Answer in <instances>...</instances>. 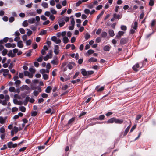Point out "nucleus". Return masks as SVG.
Returning a JSON list of instances; mask_svg holds the SVG:
<instances>
[{
  "mask_svg": "<svg viewBox=\"0 0 156 156\" xmlns=\"http://www.w3.org/2000/svg\"><path fill=\"white\" fill-rule=\"evenodd\" d=\"M82 1L79 0V1L76 3V6H79L80 4H81L82 3Z\"/></svg>",
  "mask_w": 156,
  "mask_h": 156,
  "instance_id": "obj_58",
  "label": "nucleus"
},
{
  "mask_svg": "<svg viewBox=\"0 0 156 156\" xmlns=\"http://www.w3.org/2000/svg\"><path fill=\"white\" fill-rule=\"evenodd\" d=\"M7 55L9 57H14V54L12 52V50H10L7 54Z\"/></svg>",
  "mask_w": 156,
  "mask_h": 156,
  "instance_id": "obj_25",
  "label": "nucleus"
},
{
  "mask_svg": "<svg viewBox=\"0 0 156 156\" xmlns=\"http://www.w3.org/2000/svg\"><path fill=\"white\" fill-rule=\"evenodd\" d=\"M113 16H115V19L119 20L120 19L122 16V14H117L116 13H114L113 14Z\"/></svg>",
  "mask_w": 156,
  "mask_h": 156,
  "instance_id": "obj_7",
  "label": "nucleus"
},
{
  "mask_svg": "<svg viewBox=\"0 0 156 156\" xmlns=\"http://www.w3.org/2000/svg\"><path fill=\"white\" fill-rule=\"evenodd\" d=\"M105 117V116L104 115H100L98 117H97L95 118H94V119L100 120H102L104 119Z\"/></svg>",
  "mask_w": 156,
  "mask_h": 156,
  "instance_id": "obj_14",
  "label": "nucleus"
},
{
  "mask_svg": "<svg viewBox=\"0 0 156 156\" xmlns=\"http://www.w3.org/2000/svg\"><path fill=\"white\" fill-rule=\"evenodd\" d=\"M8 51L6 49H4L2 51V54L3 55L5 56V55L7 53Z\"/></svg>",
  "mask_w": 156,
  "mask_h": 156,
  "instance_id": "obj_36",
  "label": "nucleus"
},
{
  "mask_svg": "<svg viewBox=\"0 0 156 156\" xmlns=\"http://www.w3.org/2000/svg\"><path fill=\"white\" fill-rule=\"evenodd\" d=\"M8 40V37H5L3 40L0 41V44H2L3 42L6 43L7 42Z\"/></svg>",
  "mask_w": 156,
  "mask_h": 156,
  "instance_id": "obj_22",
  "label": "nucleus"
},
{
  "mask_svg": "<svg viewBox=\"0 0 156 156\" xmlns=\"http://www.w3.org/2000/svg\"><path fill=\"white\" fill-rule=\"evenodd\" d=\"M41 20H47V18L44 15H42L41 16Z\"/></svg>",
  "mask_w": 156,
  "mask_h": 156,
  "instance_id": "obj_62",
  "label": "nucleus"
},
{
  "mask_svg": "<svg viewBox=\"0 0 156 156\" xmlns=\"http://www.w3.org/2000/svg\"><path fill=\"white\" fill-rule=\"evenodd\" d=\"M75 120V118H73L70 119L68 121V124H69L71 123L72 122L74 121Z\"/></svg>",
  "mask_w": 156,
  "mask_h": 156,
  "instance_id": "obj_57",
  "label": "nucleus"
},
{
  "mask_svg": "<svg viewBox=\"0 0 156 156\" xmlns=\"http://www.w3.org/2000/svg\"><path fill=\"white\" fill-rule=\"evenodd\" d=\"M18 128L16 126H15L14 127V131L15 132V133H16L18 131Z\"/></svg>",
  "mask_w": 156,
  "mask_h": 156,
  "instance_id": "obj_54",
  "label": "nucleus"
},
{
  "mask_svg": "<svg viewBox=\"0 0 156 156\" xmlns=\"http://www.w3.org/2000/svg\"><path fill=\"white\" fill-rule=\"evenodd\" d=\"M156 23V21L155 20H154L152 21L151 24V26L152 28L155 26Z\"/></svg>",
  "mask_w": 156,
  "mask_h": 156,
  "instance_id": "obj_26",
  "label": "nucleus"
},
{
  "mask_svg": "<svg viewBox=\"0 0 156 156\" xmlns=\"http://www.w3.org/2000/svg\"><path fill=\"white\" fill-rule=\"evenodd\" d=\"M20 33L22 34H24L25 33V31L24 30L23 28H20L19 29Z\"/></svg>",
  "mask_w": 156,
  "mask_h": 156,
  "instance_id": "obj_51",
  "label": "nucleus"
},
{
  "mask_svg": "<svg viewBox=\"0 0 156 156\" xmlns=\"http://www.w3.org/2000/svg\"><path fill=\"white\" fill-rule=\"evenodd\" d=\"M44 15L46 16L49 17L50 15H51L50 12L49 11H46L44 13Z\"/></svg>",
  "mask_w": 156,
  "mask_h": 156,
  "instance_id": "obj_56",
  "label": "nucleus"
},
{
  "mask_svg": "<svg viewBox=\"0 0 156 156\" xmlns=\"http://www.w3.org/2000/svg\"><path fill=\"white\" fill-rule=\"evenodd\" d=\"M17 46L19 48H23V43L22 41L21 40L19 41L17 43Z\"/></svg>",
  "mask_w": 156,
  "mask_h": 156,
  "instance_id": "obj_8",
  "label": "nucleus"
},
{
  "mask_svg": "<svg viewBox=\"0 0 156 156\" xmlns=\"http://www.w3.org/2000/svg\"><path fill=\"white\" fill-rule=\"evenodd\" d=\"M101 29L100 28H99L96 31V34L98 35H99L101 33Z\"/></svg>",
  "mask_w": 156,
  "mask_h": 156,
  "instance_id": "obj_64",
  "label": "nucleus"
},
{
  "mask_svg": "<svg viewBox=\"0 0 156 156\" xmlns=\"http://www.w3.org/2000/svg\"><path fill=\"white\" fill-rule=\"evenodd\" d=\"M41 5L44 8H47L48 7V4L46 2H42Z\"/></svg>",
  "mask_w": 156,
  "mask_h": 156,
  "instance_id": "obj_21",
  "label": "nucleus"
},
{
  "mask_svg": "<svg viewBox=\"0 0 156 156\" xmlns=\"http://www.w3.org/2000/svg\"><path fill=\"white\" fill-rule=\"evenodd\" d=\"M5 132V129L3 127H2L0 128V132L1 133H4Z\"/></svg>",
  "mask_w": 156,
  "mask_h": 156,
  "instance_id": "obj_59",
  "label": "nucleus"
},
{
  "mask_svg": "<svg viewBox=\"0 0 156 156\" xmlns=\"http://www.w3.org/2000/svg\"><path fill=\"white\" fill-rule=\"evenodd\" d=\"M128 39L127 38H122L120 41V44L122 45H124L127 43Z\"/></svg>",
  "mask_w": 156,
  "mask_h": 156,
  "instance_id": "obj_6",
  "label": "nucleus"
},
{
  "mask_svg": "<svg viewBox=\"0 0 156 156\" xmlns=\"http://www.w3.org/2000/svg\"><path fill=\"white\" fill-rule=\"evenodd\" d=\"M125 32L122 31H120L118 32V34L116 35V37L118 38H120V36L123 35Z\"/></svg>",
  "mask_w": 156,
  "mask_h": 156,
  "instance_id": "obj_13",
  "label": "nucleus"
},
{
  "mask_svg": "<svg viewBox=\"0 0 156 156\" xmlns=\"http://www.w3.org/2000/svg\"><path fill=\"white\" fill-rule=\"evenodd\" d=\"M24 75L25 76H28L30 78H32L33 76V75L32 73H31L27 71H24Z\"/></svg>",
  "mask_w": 156,
  "mask_h": 156,
  "instance_id": "obj_4",
  "label": "nucleus"
},
{
  "mask_svg": "<svg viewBox=\"0 0 156 156\" xmlns=\"http://www.w3.org/2000/svg\"><path fill=\"white\" fill-rule=\"evenodd\" d=\"M130 128V126H129L127 127V128L126 129H125V131L124 134V136L126 135L127 134L128 132L129 131V129Z\"/></svg>",
  "mask_w": 156,
  "mask_h": 156,
  "instance_id": "obj_29",
  "label": "nucleus"
},
{
  "mask_svg": "<svg viewBox=\"0 0 156 156\" xmlns=\"http://www.w3.org/2000/svg\"><path fill=\"white\" fill-rule=\"evenodd\" d=\"M138 23L136 22H135L134 24H133L131 27V28L133 29L134 30H136L137 28Z\"/></svg>",
  "mask_w": 156,
  "mask_h": 156,
  "instance_id": "obj_12",
  "label": "nucleus"
},
{
  "mask_svg": "<svg viewBox=\"0 0 156 156\" xmlns=\"http://www.w3.org/2000/svg\"><path fill=\"white\" fill-rule=\"evenodd\" d=\"M28 15L30 16H35L36 15V13L35 12H30L28 13Z\"/></svg>",
  "mask_w": 156,
  "mask_h": 156,
  "instance_id": "obj_37",
  "label": "nucleus"
},
{
  "mask_svg": "<svg viewBox=\"0 0 156 156\" xmlns=\"http://www.w3.org/2000/svg\"><path fill=\"white\" fill-rule=\"evenodd\" d=\"M28 22L30 24H33L35 23V20L34 18H32L28 20Z\"/></svg>",
  "mask_w": 156,
  "mask_h": 156,
  "instance_id": "obj_19",
  "label": "nucleus"
},
{
  "mask_svg": "<svg viewBox=\"0 0 156 156\" xmlns=\"http://www.w3.org/2000/svg\"><path fill=\"white\" fill-rule=\"evenodd\" d=\"M50 3L51 6H54L55 4V2L54 0H51L50 1Z\"/></svg>",
  "mask_w": 156,
  "mask_h": 156,
  "instance_id": "obj_47",
  "label": "nucleus"
},
{
  "mask_svg": "<svg viewBox=\"0 0 156 156\" xmlns=\"http://www.w3.org/2000/svg\"><path fill=\"white\" fill-rule=\"evenodd\" d=\"M20 110L23 112H24L26 110L25 108L23 106H21L19 108Z\"/></svg>",
  "mask_w": 156,
  "mask_h": 156,
  "instance_id": "obj_38",
  "label": "nucleus"
},
{
  "mask_svg": "<svg viewBox=\"0 0 156 156\" xmlns=\"http://www.w3.org/2000/svg\"><path fill=\"white\" fill-rule=\"evenodd\" d=\"M43 77L44 79L46 80L48 79V75L44 74H43Z\"/></svg>",
  "mask_w": 156,
  "mask_h": 156,
  "instance_id": "obj_46",
  "label": "nucleus"
},
{
  "mask_svg": "<svg viewBox=\"0 0 156 156\" xmlns=\"http://www.w3.org/2000/svg\"><path fill=\"white\" fill-rule=\"evenodd\" d=\"M5 121L3 118L2 116H0V123L1 124H3Z\"/></svg>",
  "mask_w": 156,
  "mask_h": 156,
  "instance_id": "obj_48",
  "label": "nucleus"
},
{
  "mask_svg": "<svg viewBox=\"0 0 156 156\" xmlns=\"http://www.w3.org/2000/svg\"><path fill=\"white\" fill-rule=\"evenodd\" d=\"M14 20V18L12 16L10 17L9 19V22L10 23H12Z\"/></svg>",
  "mask_w": 156,
  "mask_h": 156,
  "instance_id": "obj_45",
  "label": "nucleus"
},
{
  "mask_svg": "<svg viewBox=\"0 0 156 156\" xmlns=\"http://www.w3.org/2000/svg\"><path fill=\"white\" fill-rule=\"evenodd\" d=\"M37 114V112L36 111H33L31 113V116H36Z\"/></svg>",
  "mask_w": 156,
  "mask_h": 156,
  "instance_id": "obj_49",
  "label": "nucleus"
},
{
  "mask_svg": "<svg viewBox=\"0 0 156 156\" xmlns=\"http://www.w3.org/2000/svg\"><path fill=\"white\" fill-rule=\"evenodd\" d=\"M51 63L54 65H57L58 64V62L57 60H53L51 61Z\"/></svg>",
  "mask_w": 156,
  "mask_h": 156,
  "instance_id": "obj_42",
  "label": "nucleus"
},
{
  "mask_svg": "<svg viewBox=\"0 0 156 156\" xmlns=\"http://www.w3.org/2000/svg\"><path fill=\"white\" fill-rule=\"evenodd\" d=\"M7 146L9 148H15L17 146V144L16 143L13 144L12 142H9L7 143Z\"/></svg>",
  "mask_w": 156,
  "mask_h": 156,
  "instance_id": "obj_3",
  "label": "nucleus"
},
{
  "mask_svg": "<svg viewBox=\"0 0 156 156\" xmlns=\"http://www.w3.org/2000/svg\"><path fill=\"white\" fill-rule=\"evenodd\" d=\"M22 38L23 41L25 42L27 40V35L25 34L23 36Z\"/></svg>",
  "mask_w": 156,
  "mask_h": 156,
  "instance_id": "obj_44",
  "label": "nucleus"
},
{
  "mask_svg": "<svg viewBox=\"0 0 156 156\" xmlns=\"http://www.w3.org/2000/svg\"><path fill=\"white\" fill-rule=\"evenodd\" d=\"M33 94L35 96H37L39 94V92L37 90H34L33 92Z\"/></svg>",
  "mask_w": 156,
  "mask_h": 156,
  "instance_id": "obj_55",
  "label": "nucleus"
},
{
  "mask_svg": "<svg viewBox=\"0 0 156 156\" xmlns=\"http://www.w3.org/2000/svg\"><path fill=\"white\" fill-rule=\"evenodd\" d=\"M29 70L30 72V73H32L33 75L35 72V70L32 68H29Z\"/></svg>",
  "mask_w": 156,
  "mask_h": 156,
  "instance_id": "obj_35",
  "label": "nucleus"
},
{
  "mask_svg": "<svg viewBox=\"0 0 156 156\" xmlns=\"http://www.w3.org/2000/svg\"><path fill=\"white\" fill-rule=\"evenodd\" d=\"M10 99L8 95H6L5 96L3 94H0V103L3 105H6L7 104V101H8Z\"/></svg>",
  "mask_w": 156,
  "mask_h": 156,
  "instance_id": "obj_1",
  "label": "nucleus"
},
{
  "mask_svg": "<svg viewBox=\"0 0 156 156\" xmlns=\"http://www.w3.org/2000/svg\"><path fill=\"white\" fill-rule=\"evenodd\" d=\"M99 86H97L96 87L95 89L98 92H101L103 91L104 89V87L102 86L100 88H99Z\"/></svg>",
  "mask_w": 156,
  "mask_h": 156,
  "instance_id": "obj_11",
  "label": "nucleus"
},
{
  "mask_svg": "<svg viewBox=\"0 0 156 156\" xmlns=\"http://www.w3.org/2000/svg\"><path fill=\"white\" fill-rule=\"evenodd\" d=\"M50 12L52 14H55L57 13V11L52 8H50Z\"/></svg>",
  "mask_w": 156,
  "mask_h": 156,
  "instance_id": "obj_31",
  "label": "nucleus"
},
{
  "mask_svg": "<svg viewBox=\"0 0 156 156\" xmlns=\"http://www.w3.org/2000/svg\"><path fill=\"white\" fill-rule=\"evenodd\" d=\"M107 35V33L105 31L102 32L101 34V36L102 37H105Z\"/></svg>",
  "mask_w": 156,
  "mask_h": 156,
  "instance_id": "obj_27",
  "label": "nucleus"
},
{
  "mask_svg": "<svg viewBox=\"0 0 156 156\" xmlns=\"http://www.w3.org/2000/svg\"><path fill=\"white\" fill-rule=\"evenodd\" d=\"M28 25V23L27 20L24 21L22 23V25L23 27H26Z\"/></svg>",
  "mask_w": 156,
  "mask_h": 156,
  "instance_id": "obj_28",
  "label": "nucleus"
},
{
  "mask_svg": "<svg viewBox=\"0 0 156 156\" xmlns=\"http://www.w3.org/2000/svg\"><path fill=\"white\" fill-rule=\"evenodd\" d=\"M115 118L113 117L109 119L107 122V123H112L115 122Z\"/></svg>",
  "mask_w": 156,
  "mask_h": 156,
  "instance_id": "obj_9",
  "label": "nucleus"
},
{
  "mask_svg": "<svg viewBox=\"0 0 156 156\" xmlns=\"http://www.w3.org/2000/svg\"><path fill=\"white\" fill-rule=\"evenodd\" d=\"M52 89L51 87L48 86L45 90V91L47 93H49Z\"/></svg>",
  "mask_w": 156,
  "mask_h": 156,
  "instance_id": "obj_24",
  "label": "nucleus"
},
{
  "mask_svg": "<svg viewBox=\"0 0 156 156\" xmlns=\"http://www.w3.org/2000/svg\"><path fill=\"white\" fill-rule=\"evenodd\" d=\"M31 41L30 39L26 41V45L27 46H29L30 45L31 43Z\"/></svg>",
  "mask_w": 156,
  "mask_h": 156,
  "instance_id": "obj_40",
  "label": "nucleus"
},
{
  "mask_svg": "<svg viewBox=\"0 0 156 156\" xmlns=\"http://www.w3.org/2000/svg\"><path fill=\"white\" fill-rule=\"evenodd\" d=\"M43 57V56H40L38 58L37 61L40 62H41L42 60V58Z\"/></svg>",
  "mask_w": 156,
  "mask_h": 156,
  "instance_id": "obj_50",
  "label": "nucleus"
},
{
  "mask_svg": "<svg viewBox=\"0 0 156 156\" xmlns=\"http://www.w3.org/2000/svg\"><path fill=\"white\" fill-rule=\"evenodd\" d=\"M63 41L65 44L67 43L69 41V39L66 37H63Z\"/></svg>",
  "mask_w": 156,
  "mask_h": 156,
  "instance_id": "obj_18",
  "label": "nucleus"
},
{
  "mask_svg": "<svg viewBox=\"0 0 156 156\" xmlns=\"http://www.w3.org/2000/svg\"><path fill=\"white\" fill-rule=\"evenodd\" d=\"M90 35L88 34L87 33L85 36V39L86 40H87L90 37Z\"/></svg>",
  "mask_w": 156,
  "mask_h": 156,
  "instance_id": "obj_52",
  "label": "nucleus"
},
{
  "mask_svg": "<svg viewBox=\"0 0 156 156\" xmlns=\"http://www.w3.org/2000/svg\"><path fill=\"white\" fill-rule=\"evenodd\" d=\"M104 13V11H102L101 13L99 14L98 16H97V20H99L100 18V17H101V16Z\"/></svg>",
  "mask_w": 156,
  "mask_h": 156,
  "instance_id": "obj_34",
  "label": "nucleus"
},
{
  "mask_svg": "<svg viewBox=\"0 0 156 156\" xmlns=\"http://www.w3.org/2000/svg\"><path fill=\"white\" fill-rule=\"evenodd\" d=\"M55 17L53 15H50L49 17L50 19L52 21H53L55 19Z\"/></svg>",
  "mask_w": 156,
  "mask_h": 156,
  "instance_id": "obj_63",
  "label": "nucleus"
},
{
  "mask_svg": "<svg viewBox=\"0 0 156 156\" xmlns=\"http://www.w3.org/2000/svg\"><path fill=\"white\" fill-rule=\"evenodd\" d=\"M97 60L96 58H95L94 57H91L89 59L88 61L89 62H97Z\"/></svg>",
  "mask_w": 156,
  "mask_h": 156,
  "instance_id": "obj_20",
  "label": "nucleus"
},
{
  "mask_svg": "<svg viewBox=\"0 0 156 156\" xmlns=\"http://www.w3.org/2000/svg\"><path fill=\"white\" fill-rule=\"evenodd\" d=\"M94 73V71H89L87 72V76L89 75L92 74Z\"/></svg>",
  "mask_w": 156,
  "mask_h": 156,
  "instance_id": "obj_60",
  "label": "nucleus"
},
{
  "mask_svg": "<svg viewBox=\"0 0 156 156\" xmlns=\"http://www.w3.org/2000/svg\"><path fill=\"white\" fill-rule=\"evenodd\" d=\"M9 90L11 92H14L15 91V89L14 87H9Z\"/></svg>",
  "mask_w": 156,
  "mask_h": 156,
  "instance_id": "obj_41",
  "label": "nucleus"
},
{
  "mask_svg": "<svg viewBox=\"0 0 156 156\" xmlns=\"http://www.w3.org/2000/svg\"><path fill=\"white\" fill-rule=\"evenodd\" d=\"M80 79H77L75 80H72L71 81V82L73 84H75L76 83H78L80 82Z\"/></svg>",
  "mask_w": 156,
  "mask_h": 156,
  "instance_id": "obj_43",
  "label": "nucleus"
},
{
  "mask_svg": "<svg viewBox=\"0 0 156 156\" xmlns=\"http://www.w3.org/2000/svg\"><path fill=\"white\" fill-rule=\"evenodd\" d=\"M90 12V10L88 9H85L84 10V12L86 14H89Z\"/></svg>",
  "mask_w": 156,
  "mask_h": 156,
  "instance_id": "obj_61",
  "label": "nucleus"
},
{
  "mask_svg": "<svg viewBox=\"0 0 156 156\" xmlns=\"http://www.w3.org/2000/svg\"><path fill=\"white\" fill-rule=\"evenodd\" d=\"M108 33L110 37H113L115 35L114 31L112 29H110L108 31Z\"/></svg>",
  "mask_w": 156,
  "mask_h": 156,
  "instance_id": "obj_17",
  "label": "nucleus"
},
{
  "mask_svg": "<svg viewBox=\"0 0 156 156\" xmlns=\"http://www.w3.org/2000/svg\"><path fill=\"white\" fill-rule=\"evenodd\" d=\"M59 25L60 27H62L65 24V22L64 21H59L58 22Z\"/></svg>",
  "mask_w": 156,
  "mask_h": 156,
  "instance_id": "obj_32",
  "label": "nucleus"
},
{
  "mask_svg": "<svg viewBox=\"0 0 156 156\" xmlns=\"http://www.w3.org/2000/svg\"><path fill=\"white\" fill-rule=\"evenodd\" d=\"M139 67V65L138 63L136 64L135 65L133 66V69L136 72L138 71V69H137V68H138Z\"/></svg>",
  "mask_w": 156,
  "mask_h": 156,
  "instance_id": "obj_16",
  "label": "nucleus"
},
{
  "mask_svg": "<svg viewBox=\"0 0 156 156\" xmlns=\"http://www.w3.org/2000/svg\"><path fill=\"white\" fill-rule=\"evenodd\" d=\"M81 73L83 76H87V72L84 69H81Z\"/></svg>",
  "mask_w": 156,
  "mask_h": 156,
  "instance_id": "obj_23",
  "label": "nucleus"
},
{
  "mask_svg": "<svg viewBox=\"0 0 156 156\" xmlns=\"http://www.w3.org/2000/svg\"><path fill=\"white\" fill-rule=\"evenodd\" d=\"M123 122V121L122 119H119L115 118V123L117 124H121Z\"/></svg>",
  "mask_w": 156,
  "mask_h": 156,
  "instance_id": "obj_15",
  "label": "nucleus"
},
{
  "mask_svg": "<svg viewBox=\"0 0 156 156\" xmlns=\"http://www.w3.org/2000/svg\"><path fill=\"white\" fill-rule=\"evenodd\" d=\"M120 28L121 30L123 31H126L127 29L126 26L124 25H121Z\"/></svg>",
  "mask_w": 156,
  "mask_h": 156,
  "instance_id": "obj_30",
  "label": "nucleus"
},
{
  "mask_svg": "<svg viewBox=\"0 0 156 156\" xmlns=\"http://www.w3.org/2000/svg\"><path fill=\"white\" fill-rule=\"evenodd\" d=\"M51 40L56 44H59L61 42V40L57 38L56 36H52L51 39Z\"/></svg>",
  "mask_w": 156,
  "mask_h": 156,
  "instance_id": "obj_2",
  "label": "nucleus"
},
{
  "mask_svg": "<svg viewBox=\"0 0 156 156\" xmlns=\"http://www.w3.org/2000/svg\"><path fill=\"white\" fill-rule=\"evenodd\" d=\"M154 0H150L149 5L151 6H152L154 5Z\"/></svg>",
  "mask_w": 156,
  "mask_h": 156,
  "instance_id": "obj_33",
  "label": "nucleus"
},
{
  "mask_svg": "<svg viewBox=\"0 0 156 156\" xmlns=\"http://www.w3.org/2000/svg\"><path fill=\"white\" fill-rule=\"evenodd\" d=\"M94 51L90 49L87 51V53L89 55L93 54L94 53Z\"/></svg>",
  "mask_w": 156,
  "mask_h": 156,
  "instance_id": "obj_53",
  "label": "nucleus"
},
{
  "mask_svg": "<svg viewBox=\"0 0 156 156\" xmlns=\"http://www.w3.org/2000/svg\"><path fill=\"white\" fill-rule=\"evenodd\" d=\"M54 52L55 55H58L59 53V47L58 45H54Z\"/></svg>",
  "mask_w": 156,
  "mask_h": 156,
  "instance_id": "obj_5",
  "label": "nucleus"
},
{
  "mask_svg": "<svg viewBox=\"0 0 156 156\" xmlns=\"http://www.w3.org/2000/svg\"><path fill=\"white\" fill-rule=\"evenodd\" d=\"M111 47V46L110 45H105L103 49L105 51H109Z\"/></svg>",
  "mask_w": 156,
  "mask_h": 156,
  "instance_id": "obj_10",
  "label": "nucleus"
},
{
  "mask_svg": "<svg viewBox=\"0 0 156 156\" xmlns=\"http://www.w3.org/2000/svg\"><path fill=\"white\" fill-rule=\"evenodd\" d=\"M70 18H71V25L74 26L75 24V21L74 19L72 16H71Z\"/></svg>",
  "mask_w": 156,
  "mask_h": 156,
  "instance_id": "obj_39",
  "label": "nucleus"
}]
</instances>
